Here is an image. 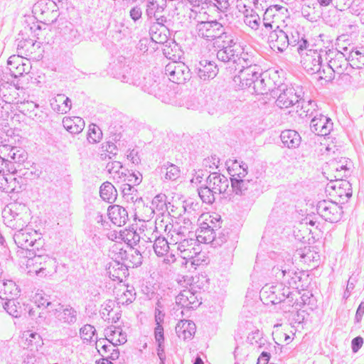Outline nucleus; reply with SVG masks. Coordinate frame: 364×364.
<instances>
[{"label":"nucleus","instance_id":"51","mask_svg":"<svg viewBox=\"0 0 364 364\" xmlns=\"http://www.w3.org/2000/svg\"><path fill=\"white\" fill-rule=\"evenodd\" d=\"M151 208L154 211L157 210L163 214L167 210L166 196L162 193L156 195L152 200Z\"/></svg>","mask_w":364,"mask_h":364},{"label":"nucleus","instance_id":"59","mask_svg":"<svg viewBox=\"0 0 364 364\" xmlns=\"http://www.w3.org/2000/svg\"><path fill=\"white\" fill-rule=\"evenodd\" d=\"M341 185H342V186L338 187V189L335 191V193L341 198L345 196L346 198H350L352 196L350 183L347 181H344L341 182Z\"/></svg>","mask_w":364,"mask_h":364},{"label":"nucleus","instance_id":"21","mask_svg":"<svg viewBox=\"0 0 364 364\" xmlns=\"http://www.w3.org/2000/svg\"><path fill=\"white\" fill-rule=\"evenodd\" d=\"M176 304L182 309H194L200 306L201 301L198 296L190 289H184L176 297Z\"/></svg>","mask_w":364,"mask_h":364},{"label":"nucleus","instance_id":"45","mask_svg":"<svg viewBox=\"0 0 364 364\" xmlns=\"http://www.w3.org/2000/svg\"><path fill=\"white\" fill-rule=\"evenodd\" d=\"M63 36L65 41L73 44H78L82 40V36L79 31L73 26V25L65 28Z\"/></svg>","mask_w":364,"mask_h":364},{"label":"nucleus","instance_id":"40","mask_svg":"<svg viewBox=\"0 0 364 364\" xmlns=\"http://www.w3.org/2000/svg\"><path fill=\"white\" fill-rule=\"evenodd\" d=\"M244 23L252 30L257 31L262 24V21L255 11L247 9L244 15Z\"/></svg>","mask_w":364,"mask_h":364},{"label":"nucleus","instance_id":"42","mask_svg":"<svg viewBox=\"0 0 364 364\" xmlns=\"http://www.w3.org/2000/svg\"><path fill=\"white\" fill-rule=\"evenodd\" d=\"M28 216L27 215H22L21 216L10 218L9 217H4V224L13 229V230H23L24 229L23 227L26 225L28 223Z\"/></svg>","mask_w":364,"mask_h":364},{"label":"nucleus","instance_id":"46","mask_svg":"<svg viewBox=\"0 0 364 364\" xmlns=\"http://www.w3.org/2000/svg\"><path fill=\"white\" fill-rule=\"evenodd\" d=\"M79 333L83 343L90 344L92 341H94L93 338L96 336V329L90 324H85L80 328Z\"/></svg>","mask_w":364,"mask_h":364},{"label":"nucleus","instance_id":"2","mask_svg":"<svg viewBox=\"0 0 364 364\" xmlns=\"http://www.w3.org/2000/svg\"><path fill=\"white\" fill-rule=\"evenodd\" d=\"M30 244L31 247L26 250L28 251L29 256H33L29 262H34L41 265V267L36 270V274L41 276L43 274H47L50 273L51 268L55 265V260L48 255L43 254L44 251L43 249L44 242L37 231L33 232V239L30 241Z\"/></svg>","mask_w":364,"mask_h":364},{"label":"nucleus","instance_id":"12","mask_svg":"<svg viewBox=\"0 0 364 364\" xmlns=\"http://www.w3.org/2000/svg\"><path fill=\"white\" fill-rule=\"evenodd\" d=\"M27 153L23 149L9 144L0 145V159L14 164L18 166L26 161Z\"/></svg>","mask_w":364,"mask_h":364},{"label":"nucleus","instance_id":"53","mask_svg":"<svg viewBox=\"0 0 364 364\" xmlns=\"http://www.w3.org/2000/svg\"><path fill=\"white\" fill-rule=\"evenodd\" d=\"M96 341V348H100V350H98L99 353L102 355V356L107 357V355H109L112 350V349L115 346L114 343L109 341L108 339H102L97 341V337L95 338Z\"/></svg>","mask_w":364,"mask_h":364},{"label":"nucleus","instance_id":"60","mask_svg":"<svg viewBox=\"0 0 364 364\" xmlns=\"http://www.w3.org/2000/svg\"><path fill=\"white\" fill-rule=\"evenodd\" d=\"M39 105L36 104L32 101H27L21 103L18 109L19 111L25 115H27L29 117V114L33 113L35 109L38 107Z\"/></svg>","mask_w":364,"mask_h":364},{"label":"nucleus","instance_id":"31","mask_svg":"<svg viewBox=\"0 0 364 364\" xmlns=\"http://www.w3.org/2000/svg\"><path fill=\"white\" fill-rule=\"evenodd\" d=\"M33 232L27 228L18 230L14 235V240L16 245L23 250H28L31 247L30 241L33 239Z\"/></svg>","mask_w":364,"mask_h":364},{"label":"nucleus","instance_id":"48","mask_svg":"<svg viewBox=\"0 0 364 364\" xmlns=\"http://www.w3.org/2000/svg\"><path fill=\"white\" fill-rule=\"evenodd\" d=\"M153 248L158 257H163L168 252V242L165 237H158L154 240Z\"/></svg>","mask_w":364,"mask_h":364},{"label":"nucleus","instance_id":"35","mask_svg":"<svg viewBox=\"0 0 364 364\" xmlns=\"http://www.w3.org/2000/svg\"><path fill=\"white\" fill-rule=\"evenodd\" d=\"M17 184L19 181L17 178L11 176L0 175V191L5 193L18 192Z\"/></svg>","mask_w":364,"mask_h":364},{"label":"nucleus","instance_id":"17","mask_svg":"<svg viewBox=\"0 0 364 364\" xmlns=\"http://www.w3.org/2000/svg\"><path fill=\"white\" fill-rule=\"evenodd\" d=\"M139 85H141V89L144 92L159 98L163 95L166 89L165 84L161 83L159 77L156 79L150 74L144 77L143 81L139 82Z\"/></svg>","mask_w":364,"mask_h":364},{"label":"nucleus","instance_id":"41","mask_svg":"<svg viewBox=\"0 0 364 364\" xmlns=\"http://www.w3.org/2000/svg\"><path fill=\"white\" fill-rule=\"evenodd\" d=\"M120 189L123 196V198L128 203H135L138 200H141V198L139 197L137 189L135 186L130 184H122Z\"/></svg>","mask_w":364,"mask_h":364},{"label":"nucleus","instance_id":"50","mask_svg":"<svg viewBox=\"0 0 364 364\" xmlns=\"http://www.w3.org/2000/svg\"><path fill=\"white\" fill-rule=\"evenodd\" d=\"M161 173L165 171V179L166 180H172L174 181L177 179L180 176V169L179 168L170 163H167L166 164H164L161 167Z\"/></svg>","mask_w":364,"mask_h":364},{"label":"nucleus","instance_id":"26","mask_svg":"<svg viewBox=\"0 0 364 364\" xmlns=\"http://www.w3.org/2000/svg\"><path fill=\"white\" fill-rule=\"evenodd\" d=\"M196 326L191 320H181L176 326V333L180 338L191 339L196 333Z\"/></svg>","mask_w":364,"mask_h":364},{"label":"nucleus","instance_id":"27","mask_svg":"<svg viewBox=\"0 0 364 364\" xmlns=\"http://www.w3.org/2000/svg\"><path fill=\"white\" fill-rule=\"evenodd\" d=\"M50 102L51 108L58 113L65 114L72 107L70 99L63 94H58Z\"/></svg>","mask_w":364,"mask_h":364},{"label":"nucleus","instance_id":"57","mask_svg":"<svg viewBox=\"0 0 364 364\" xmlns=\"http://www.w3.org/2000/svg\"><path fill=\"white\" fill-rule=\"evenodd\" d=\"M126 251L127 249L120 247V245H114L109 251V256L114 262H124Z\"/></svg>","mask_w":364,"mask_h":364},{"label":"nucleus","instance_id":"6","mask_svg":"<svg viewBox=\"0 0 364 364\" xmlns=\"http://www.w3.org/2000/svg\"><path fill=\"white\" fill-rule=\"evenodd\" d=\"M168 79L176 84H183L191 77L190 68L183 62L172 61L164 69Z\"/></svg>","mask_w":364,"mask_h":364},{"label":"nucleus","instance_id":"18","mask_svg":"<svg viewBox=\"0 0 364 364\" xmlns=\"http://www.w3.org/2000/svg\"><path fill=\"white\" fill-rule=\"evenodd\" d=\"M288 42V31H284L278 26L270 32L269 43L272 48L282 53L289 46Z\"/></svg>","mask_w":364,"mask_h":364},{"label":"nucleus","instance_id":"38","mask_svg":"<svg viewBox=\"0 0 364 364\" xmlns=\"http://www.w3.org/2000/svg\"><path fill=\"white\" fill-rule=\"evenodd\" d=\"M348 160L346 158H341L339 160L335 159L331 161V168L336 171L337 175L336 178L346 177L349 174V167H348Z\"/></svg>","mask_w":364,"mask_h":364},{"label":"nucleus","instance_id":"8","mask_svg":"<svg viewBox=\"0 0 364 364\" xmlns=\"http://www.w3.org/2000/svg\"><path fill=\"white\" fill-rule=\"evenodd\" d=\"M225 28L223 24L217 20L198 21L196 26L198 36L207 41L219 38L221 35L224 34Z\"/></svg>","mask_w":364,"mask_h":364},{"label":"nucleus","instance_id":"39","mask_svg":"<svg viewBox=\"0 0 364 364\" xmlns=\"http://www.w3.org/2000/svg\"><path fill=\"white\" fill-rule=\"evenodd\" d=\"M100 194L103 200L111 203L116 199L117 190L110 182L106 181L100 186Z\"/></svg>","mask_w":364,"mask_h":364},{"label":"nucleus","instance_id":"62","mask_svg":"<svg viewBox=\"0 0 364 364\" xmlns=\"http://www.w3.org/2000/svg\"><path fill=\"white\" fill-rule=\"evenodd\" d=\"M299 294L297 291H291L289 288V294L288 295H285V299L282 301L284 304H286L287 306L289 307H293L296 306V308H299V301L297 299H296V301L294 299V296H296Z\"/></svg>","mask_w":364,"mask_h":364},{"label":"nucleus","instance_id":"13","mask_svg":"<svg viewBox=\"0 0 364 364\" xmlns=\"http://www.w3.org/2000/svg\"><path fill=\"white\" fill-rule=\"evenodd\" d=\"M321 50H309L301 60L303 68L309 74H321L322 58Z\"/></svg>","mask_w":364,"mask_h":364},{"label":"nucleus","instance_id":"37","mask_svg":"<svg viewBox=\"0 0 364 364\" xmlns=\"http://www.w3.org/2000/svg\"><path fill=\"white\" fill-rule=\"evenodd\" d=\"M55 3L52 0H39L33 6V13L43 15L49 12L57 11Z\"/></svg>","mask_w":364,"mask_h":364},{"label":"nucleus","instance_id":"47","mask_svg":"<svg viewBox=\"0 0 364 364\" xmlns=\"http://www.w3.org/2000/svg\"><path fill=\"white\" fill-rule=\"evenodd\" d=\"M184 214L186 216L191 217L194 221L197 220L198 217L200 215V205L198 203H195L191 200L184 201L183 205Z\"/></svg>","mask_w":364,"mask_h":364},{"label":"nucleus","instance_id":"49","mask_svg":"<svg viewBox=\"0 0 364 364\" xmlns=\"http://www.w3.org/2000/svg\"><path fill=\"white\" fill-rule=\"evenodd\" d=\"M252 92L256 95H264L270 90V88L267 87L264 78L262 75L259 72V76L256 78L252 87Z\"/></svg>","mask_w":364,"mask_h":364},{"label":"nucleus","instance_id":"25","mask_svg":"<svg viewBox=\"0 0 364 364\" xmlns=\"http://www.w3.org/2000/svg\"><path fill=\"white\" fill-rule=\"evenodd\" d=\"M230 178H245L247 175V165L237 159H229L225 162Z\"/></svg>","mask_w":364,"mask_h":364},{"label":"nucleus","instance_id":"19","mask_svg":"<svg viewBox=\"0 0 364 364\" xmlns=\"http://www.w3.org/2000/svg\"><path fill=\"white\" fill-rule=\"evenodd\" d=\"M0 306L13 318H19L26 311V305L21 304L14 297L1 298L0 299Z\"/></svg>","mask_w":364,"mask_h":364},{"label":"nucleus","instance_id":"54","mask_svg":"<svg viewBox=\"0 0 364 364\" xmlns=\"http://www.w3.org/2000/svg\"><path fill=\"white\" fill-rule=\"evenodd\" d=\"M6 171L11 174H17L18 171H21V169L14 164L0 159V175H6Z\"/></svg>","mask_w":364,"mask_h":364},{"label":"nucleus","instance_id":"11","mask_svg":"<svg viewBox=\"0 0 364 364\" xmlns=\"http://www.w3.org/2000/svg\"><path fill=\"white\" fill-rule=\"evenodd\" d=\"M127 63L128 60L125 57L122 55L117 57L110 63L112 75L123 82L135 84L132 78V69Z\"/></svg>","mask_w":364,"mask_h":364},{"label":"nucleus","instance_id":"14","mask_svg":"<svg viewBox=\"0 0 364 364\" xmlns=\"http://www.w3.org/2000/svg\"><path fill=\"white\" fill-rule=\"evenodd\" d=\"M310 128L317 135L326 136L333 129V122L329 117L316 113L311 120Z\"/></svg>","mask_w":364,"mask_h":364},{"label":"nucleus","instance_id":"22","mask_svg":"<svg viewBox=\"0 0 364 364\" xmlns=\"http://www.w3.org/2000/svg\"><path fill=\"white\" fill-rule=\"evenodd\" d=\"M8 65L9 67L7 69L14 78L22 76L23 73H28L30 70L29 65L23 63V60L19 56H11L8 60Z\"/></svg>","mask_w":364,"mask_h":364},{"label":"nucleus","instance_id":"7","mask_svg":"<svg viewBox=\"0 0 364 364\" xmlns=\"http://www.w3.org/2000/svg\"><path fill=\"white\" fill-rule=\"evenodd\" d=\"M326 55L330 58L328 60L327 70L328 75L319 76V80H325L326 82H332L335 77V73L342 70L343 65H348V58H345L344 54L337 49H328L326 50Z\"/></svg>","mask_w":364,"mask_h":364},{"label":"nucleus","instance_id":"4","mask_svg":"<svg viewBox=\"0 0 364 364\" xmlns=\"http://www.w3.org/2000/svg\"><path fill=\"white\" fill-rule=\"evenodd\" d=\"M237 69L240 70L239 74L235 75L233 77L235 83L237 84L241 89H251L256 78L259 76L256 65L252 66L247 60Z\"/></svg>","mask_w":364,"mask_h":364},{"label":"nucleus","instance_id":"33","mask_svg":"<svg viewBox=\"0 0 364 364\" xmlns=\"http://www.w3.org/2000/svg\"><path fill=\"white\" fill-rule=\"evenodd\" d=\"M23 338H25L23 348L30 349L31 352L38 351V348L43 344L40 334L36 332L28 331L24 334Z\"/></svg>","mask_w":364,"mask_h":364},{"label":"nucleus","instance_id":"5","mask_svg":"<svg viewBox=\"0 0 364 364\" xmlns=\"http://www.w3.org/2000/svg\"><path fill=\"white\" fill-rule=\"evenodd\" d=\"M261 299L267 304H277L285 299V295L289 294V287H287L282 282L276 285L266 284L261 291Z\"/></svg>","mask_w":364,"mask_h":364},{"label":"nucleus","instance_id":"58","mask_svg":"<svg viewBox=\"0 0 364 364\" xmlns=\"http://www.w3.org/2000/svg\"><path fill=\"white\" fill-rule=\"evenodd\" d=\"M102 134L100 129L95 124H92L90 126L87 139L90 144H95L100 141Z\"/></svg>","mask_w":364,"mask_h":364},{"label":"nucleus","instance_id":"1","mask_svg":"<svg viewBox=\"0 0 364 364\" xmlns=\"http://www.w3.org/2000/svg\"><path fill=\"white\" fill-rule=\"evenodd\" d=\"M274 260L275 264L272 269V274L276 279L280 281L284 285L288 284L289 288L298 289V283L302 277L306 275L304 272H297L294 269L291 255L287 252L270 253L269 256Z\"/></svg>","mask_w":364,"mask_h":364},{"label":"nucleus","instance_id":"43","mask_svg":"<svg viewBox=\"0 0 364 364\" xmlns=\"http://www.w3.org/2000/svg\"><path fill=\"white\" fill-rule=\"evenodd\" d=\"M198 193L202 201L206 204H213L215 200L216 193H213V190L210 188L206 181L204 185L198 188Z\"/></svg>","mask_w":364,"mask_h":364},{"label":"nucleus","instance_id":"34","mask_svg":"<svg viewBox=\"0 0 364 364\" xmlns=\"http://www.w3.org/2000/svg\"><path fill=\"white\" fill-rule=\"evenodd\" d=\"M19 293L18 287L12 280H0V299L14 298Z\"/></svg>","mask_w":364,"mask_h":364},{"label":"nucleus","instance_id":"9","mask_svg":"<svg viewBox=\"0 0 364 364\" xmlns=\"http://www.w3.org/2000/svg\"><path fill=\"white\" fill-rule=\"evenodd\" d=\"M342 207L331 200H323L318 202L316 211L326 221L331 223L338 222L343 213Z\"/></svg>","mask_w":364,"mask_h":364},{"label":"nucleus","instance_id":"3","mask_svg":"<svg viewBox=\"0 0 364 364\" xmlns=\"http://www.w3.org/2000/svg\"><path fill=\"white\" fill-rule=\"evenodd\" d=\"M281 92L279 93L277 99L275 102L276 105L280 109L289 108L293 105H297V107L300 106L304 109V112H306V116H313L316 111L314 107H317L316 102L313 100H308L306 102L304 99L300 97L299 95L295 92V90L292 87L289 88H279Z\"/></svg>","mask_w":364,"mask_h":364},{"label":"nucleus","instance_id":"15","mask_svg":"<svg viewBox=\"0 0 364 364\" xmlns=\"http://www.w3.org/2000/svg\"><path fill=\"white\" fill-rule=\"evenodd\" d=\"M195 73L202 80L214 78L218 72V65L211 60L202 59L195 65Z\"/></svg>","mask_w":364,"mask_h":364},{"label":"nucleus","instance_id":"23","mask_svg":"<svg viewBox=\"0 0 364 364\" xmlns=\"http://www.w3.org/2000/svg\"><path fill=\"white\" fill-rule=\"evenodd\" d=\"M230 183L232 189L228 191L237 196H246L255 186L252 180L244 178H230Z\"/></svg>","mask_w":364,"mask_h":364},{"label":"nucleus","instance_id":"32","mask_svg":"<svg viewBox=\"0 0 364 364\" xmlns=\"http://www.w3.org/2000/svg\"><path fill=\"white\" fill-rule=\"evenodd\" d=\"M197 240L206 244L212 243L215 240L216 230H214L209 224L203 223L201 224L200 229L198 230Z\"/></svg>","mask_w":364,"mask_h":364},{"label":"nucleus","instance_id":"20","mask_svg":"<svg viewBox=\"0 0 364 364\" xmlns=\"http://www.w3.org/2000/svg\"><path fill=\"white\" fill-rule=\"evenodd\" d=\"M55 318L62 323L73 326L77 321V311L70 305H57Z\"/></svg>","mask_w":364,"mask_h":364},{"label":"nucleus","instance_id":"56","mask_svg":"<svg viewBox=\"0 0 364 364\" xmlns=\"http://www.w3.org/2000/svg\"><path fill=\"white\" fill-rule=\"evenodd\" d=\"M29 118L32 119L37 123L45 124L48 120V114L43 107L38 105L33 113L29 114Z\"/></svg>","mask_w":364,"mask_h":364},{"label":"nucleus","instance_id":"16","mask_svg":"<svg viewBox=\"0 0 364 364\" xmlns=\"http://www.w3.org/2000/svg\"><path fill=\"white\" fill-rule=\"evenodd\" d=\"M205 181L216 195L228 194L230 181L224 175L216 172L211 173Z\"/></svg>","mask_w":364,"mask_h":364},{"label":"nucleus","instance_id":"63","mask_svg":"<svg viewBox=\"0 0 364 364\" xmlns=\"http://www.w3.org/2000/svg\"><path fill=\"white\" fill-rule=\"evenodd\" d=\"M106 168L109 173H114L116 175L114 176V178L116 176L119 178V173L122 171H121V169H122V164L119 161H114L108 163L106 166Z\"/></svg>","mask_w":364,"mask_h":364},{"label":"nucleus","instance_id":"55","mask_svg":"<svg viewBox=\"0 0 364 364\" xmlns=\"http://www.w3.org/2000/svg\"><path fill=\"white\" fill-rule=\"evenodd\" d=\"M27 210L28 208L24 204L18 203H10L4 208L3 211V218H10V215H8L7 213H23L24 215H27Z\"/></svg>","mask_w":364,"mask_h":364},{"label":"nucleus","instance_id":"28","mask_svg":"<svg viewBox=\"0 0 364 364\" xmlns=\"http://www.w3.org/2000/svg\"><path fill=\"white\" fill-rule=\"evenodd\" d=\"M142 256L139 250L132 247H127L124 262H121L127 269L140 266L142 264Z\"/></svg>","mask_w":364,"mask_h":364},{"label":"nucleus","instance_id":"10","mask_svg":"<svg viewBox=\"0 0 364 364\" xmlns=\"http://www.w3.org/2000/svg\"><path fill=\"white\" fill-rule=\"evenodd\" d=\"M220 49L217 52V58L219 61L228 63L230 68L237 70V66L242 64L246 59L242 56L240 48H230L224 46H218Z\"/></svg>","mask_w":364,"mask_h":364},{"label":"nucleus","instance_id":"24","mask_svg":"<svg viewBox=\"0 0 364 364\" xmlns=\"http://www.w3.org/2000/svg\"><path fill=\"white\" fill-rule=\"evenodd\" d=\"M108 216L111 221L117 226H123L128 220L127 210L118 205H111L108 208Z\"/></svg>","mask_w":364,"mask_h":364},{"label":"nucleus","instance_id":"29","mask_svg":"<svg viewBox=\"0 0 364 364\" xmlns=\"http://www.w3.org/2000/svg\"><path fill=\"white\" fill-rule=\"evenodd\" d=\"M280 138L284 146L289 149H296L299 146L301 137L299 134L292 129H286L282 132Z\"/></svg>","mask_w":364,"mask_h":364},{"label":"nucleus","instance_id":"64","mask_svg":"<svg viewBox=\"0 0 364 364\" xmlns=\"http://www.w3.org/2000/svg\"><path fill=\"white\" fill-rule=\"evenodd\" d=\"M63 125L64 128L72 134H76L81 132L78 127L73 122L71 117H64L63 119Z\"/></svg>","mask_w":364,"mask_h":364},{"label":"nucleus","instance_id":"61","mask_svg":"<svg viewBox=\"0 0 364 364\" xmlns=\"http://www.w3.org/2000/svg\"><path fill=\"white\" fill-rule=\"evenodd\" d=\"M195 243L196 241L194 239H188L186 237L183 238L177 245V250L184 255L183 257L185 258L186 256H189L188 255H186V252L190 251L188 247L192 246Z\"/></svg>","mask_w":364,"mask_h":364},{"label":"nucleus","instance_id":"36","mask_svg":"<svg viewBox=\"0 0 364 364\" xmlns=\"http://www.w3.org/2000/svg\"><path fill=\"white\" fill-rule=\"evenodd\" d=\"M119 180L122 184H130L135 186L139 185L142 181V175L140 172L136 173L125 169L119 173Z\"/></svg>","mask_w":364,"mask_h":364},{"label":"nucleus","instance_id":"30","mask_svg":"<svg viewBox=\"0 0 364 364\" xmlns=\"http://www.w3.org/2000/svg\"><path fill=\"white\" fill-rule=\"evenodd\" d=\"M109 278L113 281L122 282L129 276V269L121 262L111 263L107 269Z\"/></svg>","mask_w":364,"mask_h":364},{"label":"nucleus","instance_id":"44","mask_svg":"<svg viewBox=\"0 0 364 364\" xmlns=\"http://www.w3.org/2000/svg\"><path fill=\"white\" fill-rule=\"evenodd\" d=\"M348 61L351 62V65L358 69L364 66V48L361 50H352L348 57Z\"/></svg>","mask_w":364,"mask_h":364},{"label":"nucleus","instance_id":"52","mask_svg":"<svg viewBox=\"0 0 364 364\" xmlns=\"http://www.w3.org/2000/svg\"><path fill=\"white\" fill-rule=\"evenodd\" d=\"M218 39L222 40V45L220 46L230 48H240L237 45L236 39L232 36V33L227 29V28L224 29V34L221 35Z\"/></svg>","mask_w":364,"mask_h":364}]
</instances>
